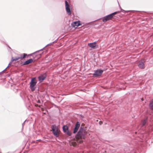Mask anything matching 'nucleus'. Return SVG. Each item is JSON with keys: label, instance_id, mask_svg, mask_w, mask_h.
I'll list each match as a JSON object with an SVG mask.
<instances>
[{"label": "nucleus", "instance_id": "nucleus-1", "mask_svg": "<svg viewBox=\"0 0 153 153\" xmlns=\"http://www.w3.org/2000/svg\"><path fill=\"white\" fill-rule=\"evenodd\" d=\"M86 134L87 132H86L84 131H82V129H80L77 133L76 137L79 139H85V135Z\"/></svg>", "mask_w": 153, "mask_h": 153}, {"label": "nucleus", "instance_id": "nucleus-17", "mask_svg": "<svg viewBox=\"0 0 153 153\" xmlns=\"http://www.w3.org/2000/svg\"><path fill=\"white\" fill-rule=\"evenodd\" d=\"M78 130V129L74 128V130L73 131V133L74 134L76 133L77 132Z\"/></svg>", "mask_w": 153, "mask_h": 153}, {"label": "nucleus", "instance_id": "nucleus-13", "mask_svg": "<svg viewBox=\"0 0 153 153\" xmlns=\"http://www.w3.org/2000/svg\"><path fill=\"white\" fill-rule=\"evenodd\" d=\"M147 122V119H145L144 120L142 121V123L141 124V126H144L146 123Z\"/></svg>", "mask_w": 153, "mask_h": 153}, {"label": "nucleus", "instance_id": "nucleus-14", "mask_svg": "<svg viewBox=\"0 0 153 153\" xmlns=\"http://www.w3.org/2000/svg\"><path fill=\"white\" fill-rule=\"evenodd\" d=\"M19 59H21L20 57H16L14 58H13V57H12V59H11V62H13V61H15L18 60Z\"/></svg>", "mask_w": 153, "mask_h": 153}, {"label": "nucleus", "instance_id": "nucleus-19", "mask_svg": "<svg viewBox=\"0 0 153 153\" xmlns=\"http://www.w3.org/2000/svg\"><path fill=\"white\" fill-rule=\"evenodd\" d=\"M12 62L11 61L9 64L8 65L6 68L5 69H6L7 68H8V67L10 66L11 65V64H12Z\"/></svg>", "mask_w": 153, "mask_h": 153}, {"label": "nucleus", "instance_id": "nucleus-21", "mask_svg": "<svg viewBox=\"0 0 153 153\" xmlns=\"http://www.w3.org/2000/svg\"><path fill=\"white\" fill-rule=\"evenodd\" d=\"M42 49H42L40 50H39V51H36V52H35V53H36V52H39V51H41L42 50Z\"/></svg>", "mask_w": 153, "mask_h": 153}, {"label": "nucleus", "instance_id": "nucleus-15", "mask_svg": "<svg viewBox=\"0 0 153 153\" xmlns=\"http://www.w3.org/2000/svg\"><path fill=\"white\" fill-rule=\"evenodd\" d=\"M80 125L79 122H77L76 123L75 128L78 129L80 127Z\"/></svg>", "mask_w": 153, "mask_h": 153}, {"label": "nucleus", "instance_id": "nucleus-5", "mask_svg": "<svg viewBox=\"0 0 153 153\" xmlns=\"http://www.w3.org/2000/svg\"><path fill=\"white\" fill-rule=\"evenodd\" d=\"M52 129L53 134L56 137L59 136V133L58 129H57L56 126L55 125H53L52 126Z\"/></svg>", "mask_w": 153, "mask_h": 153}, {"label": "nucleus", "instance_id": "nucleus-9", "mask_svg": "<svg viewBox=\"0 0 153 153\" xmlns=\"http://www.w3.org/2000/svg\"><path fill=\"white\" fill-rule=\"evenodd\" d=\"M73 27L75 28L81 25L79 21H76L74 22L71 24Z\"/></svg>", "mask_w": 153, "mask_h": 153}, {"label": "nucleus", "instance_id": "nucleus-23", "mask_svg": "<svg viewBox=\"0 0 153 153\" xmlns=\"http://www.w3.org/2000/svg\"><path fill=\"white\" fill-rule=\"evenodd\" d=\"M25 122H25L22 124V126H23V125L24 124V123Z\"/></svg>", "mask_w": 153, "mask_h": 153}, {"label": "nucleus", "instance_id": "nucleus-4", "mask_svg": "<svg viewBox=\"0 0 153 153\" xmlns=\"http://www.w3.org/2000/svg\"><path fill=\"white\" fill-rule=\"evenodd\" d=\"M117 13V12H115L104 17L103 19V21L106 22L107 21L113 18V15L116 14Z\"/></svg>", "mask_w": 153, "mask_h": 153}, {"label": "nucleus", "instance_id": "nucleus-10", "mask_svg": "<svg viewBox=\"0 0 153 153\" xmlns=\"http://www.w3.org/2000/svg\"><path fill=\"white\" fill-rule=\"evenodd\" d=\"M33 61V60L32 59H30L25 61L23 63V65H28L30 63L32 62Z\"/></svg>", "mask_w": 153, "mask_h": 153}, {"label": "nucleus", "instance_id": "nucleus-26", "mask_svg": "<svg viewBox=\"0 0 153 153\" xmlns=\"http://www.w3.org/2000/svg\"><path fill=\"white\" fill-rule=\"evenodd\" d=\"M0 153H1V152H0Z\"/></svg>", "mask_w": 153, "mask_h": 153}, {"label": "nucleus", "instance_id": "nucleus-8", "mask_svg": "<svg viewBox=\"0 0 153 153\" xmlns=\"http://www.w3.org/2000/svg\"><path fill=\"white\" fill-rule=\"evenodd\" d=\"M88 45L90 48L94 49L96 48V47L97 45V43L96 42H94L93 43H89L88 44Z\"/></svg>", "mask_w": 153, "mask_h": 153}, {"label": "nucleus", "instance_id": "nucleus-7", "mask_svg": "<svg viewBox=\"0 0 153 153\" xmlns=\"http://www.w3.org/2000/svg\"><path fill=\"white\" fill-rule=\"evenodd\" d=\"M46 75L45 74L40 75L38 77L39 80L40 82H42L46 78Z\"/></svg>", "mask_w": 153, "mask_h": 153}, {"label": "nucleus", "instance_id": "nucleus-2", "mask_svg": "<svg viewBox=\"0 0 153 153\" xmlns=\"http://www.w3.org/2000/svg\"><path fill=\"white\" fill-rule=\"evenodd\" d=\"M36 83L37 82L35 78H33L32 79L30 83V88L32 91H33L35 90V86L36 85Z\"/></svg>", "mask_w": 153, "mask_h": 153}, {"label": "nucleus", "instance_id": "nucleus-6", "mask_svg": "<svg viewBox=\"0 0 153 153\" xmlns=\"http://www.w3.org/2000/svg\"><path fill=\"white\" fill-rule=\"evenodd\" d=\"M103 71L100 69H98L95 71L94 74L93 75L94 76H100L102 74Z\"/></svg>", "mask_w": 153, "mask_h": 153}, {"label": "nucleus", "instance_id": "nucleus-24", "mask_svg": "<svg viewBox=\"0 0 153 153\" xmlns=\"http://www.w3.org/2000/svg\"><path fill=\"white\" fill-rule=\"evenodd\" d=\"M101 123H102V122H101H101H100L99 123H100V125H101Z\"/></svg>", "mask_w": 153, "mask_h": 153}, {"label": "nucleus", "instance_id": "nucleus-25", "mask_svg": "<svg viewBox=\"0 0 153 153\" xmlns=\"http://www.w3.org/2000/svg\"><path fill=\"white\" fill-rule=\"evenodd\" d=\"M101 123H102V122H101H101H100L99 123H100V125H101Z\"/></svg>", "mask_w": 153, "mask_h": 153}, {"label": "nucleus", "instance_id": "nucleus-11", "mask_svg": "<svg viewBox=\"0 0 153 153\" xmlns=\"http://www.w3.org/2000/svg\"><path fill=\"white\" fill-rule=\"evenodd\" d=\"M138 66L141 69H143L145 68V65L143 62H140L138 64Z\"/></svg>", "mask_w": 153, "mask_h": 153}, {"label": "nucleus", "instance_id": "nucleus-20", "mask_svg": "<svg viewBox=\"0 0 153 153\" xmlns=\"http://www.w3.org/2000/svg\"><path fill=\"white\" fill-rule=\"evenodd\" d=\"M67 133V134L68 135H69L70 136L71 135V133L70 132L68 131H68L67 132H66Z\"/></svg>", "mask_w": 153, "mask_h": 153}, {"label": "nucleus", "instance_id": "nucleus-16", "mask_svg": "<svg viewBox=\"0 0 153 153\" xmlns=\"http://www.w3.org/2000/svg\"><path fill=\"white\" fill-rule=\"evenodd\" d=\"M149 106L151 109L153 110V101L150 102Z\"/></svg>", "mask_w": 153, "mask_h": 153}, {"label": "nucleus", "instance_id": "nucleus-22", "mask_svg": "<svg viewBox=\"0 0 153 153\" xmlns=\"http://www.w3.org/2000/svg\"><path fill=\"white\" fill-rule=\"evenodd\" d=\"M37 103H40V101L39 100L37 101Z\"/></svg>", "mask_w": 153, "mask_h": 153}, {"label": "nucleus", "instance_id": "nucleus-12", "mask_svg": "<svg viewBox=\"0 0 153 153\" xmlns=\"http://www.w3.org/2000/svg\"><path fill=\"white\" fill-rule=\"evenodd\" d=\"M63 129L64 132H67L68 131V128L66 126H64L63 127Z\"/></svg>", "mask_w": 153, "mask_h": 153}, {"label": "nucleus", "instance_id": "nucleus-18", "mask_svg": "<svg viewBox=\"0 0 153 153\" xmlns=\"http://www.w3.org/2000/svg\"><path fill=\"white\" fill-rule=\"evenodd\" d=\"M27 56V54L24 53V56L23 57H21V59H22L23 58H24L26 56Z\"/></svg>", "mask_w": 153, "mask_h": 153}, {"label": "nucleus", "instance_id": "nucleus-3", "mask_svg": "<svg viewBox=\"0 0 153 153\" xmlns=\"http://www.w3.org/2000/svg\"><path fill=\"white\" fill-rule=\"evenodd\" d=\"M65 3L66 12L68 15H70L71 14L72 9L66 1H65Z\"/></svg>", "mask_w": 153, "mask_h": 153}]
</instances>
